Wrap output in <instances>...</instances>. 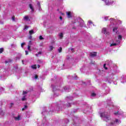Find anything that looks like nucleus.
<instances>
[{"label": "nucleus", "mask_w": 126, "mask_h": 126, "mask_svg": "<svg viewBox=\"0 0 126 126\" xmlns=\"http://www.w3.org/2000/svg\"><path fill=\"white\" fill-rule=\"evenodd\" d=\"M100 117L102 119L106 122V123H108L109 125L108 126H115L117 125H120L121 122V120L116 119H115V121H113L111 120V118H110V116L108 113L106 112H103L102 113H100Z\"/></svg>", "instance_id": "1"}, {"label": "nucleus", "mask_w": 126, "mask_h": 126, "mask_svg": "<svg viewBox=\"0 0 126 126\" xmlns=\"http://www.w3.org/2000/svg\"><path fill=\"white\" fill-rule=\"evenodd\" d=\"M121 43L120 40L111 39L109 41L110 47H115Z\"/></svg>", "instance_id": "2"}, {"label": "nucleus", "mask_w": 126, "mask_h": 126, "mask_svg": "<svg viewBox=\"0 0 126 126\" xmlns=\"http://www.w3.org/2000/svg\"><path fill=\"white\" fill-rule=\"evenodd\" d=\"M27 93L28 91H23V97L21 99L22 101H26L27 100Z\"/></svg>", "instance_id": "3"}, {"label": "nucleus", "mask_w": 126, "mask_h": 126, "mask_svg": "<svg viewBox=\"0 0 126 126\" xmlns=\"http://www.w3.org/2000/svg\"><path fill=\"white\" fill-rule=\"evenodd\" d=\"M102 33L104 34L105 35L109 36L110 35V32L107 30V29L106 28H103L101 31Z\"/></svg>", "instance_id": "4"}, {"label": "nucleus", "mask_w": 126, "mask_h": 126, "mask_svg": "<svg viewBox=\"0 0 126 126\" xmlns=\"http://www.w3.org/2000/svg\"><path fill=\"white\" fill-rule=\"evenodd\" d=\"M103 0L105 2V4L106 5H110V4H112L114 2V1L109 2V0Z\"/></svg>", "instance_id": "5"}, {"label": "nucleus", "mask_w": 126, "mask_h": 126, "mask_svg": "<svg viewBox=\"0 0 126 126\" xmlns=\"http://www.w3.org/2000/svg\"><path fill=\"white\" fill-rule=\"evenodd\" d=\"M122 81H121V82H122V83H125V82H126V76L123 75L122 77Z\"/></svg>", "instance_id": "6"}, {"label": "nucleus", "mask_w": 126, "mask_h": 126, "mask_svg": "<svg viewBox=\"0 0 126 126\" xmlns=\"http://www.w3.org/2000/svg\"><path fill=\"white\" fill-rule=\"evenodd\" d=\"M29 7L30 9H31V12H34V7L33 6V5H32V4H30Z\"/></svg>", "instance_id": "7"}, {"label": "nucleus", "mask_w": 126, "mask_h": 126, "mask_svg": "<svg viewBox=\"0 0 126 126\" xmlns=\"http://www.w3.org/2000/svg\"><path fill=\"white\" fill-rule=\"evenodd\" d=\"M23 20H24L25 21H29L30 20V19H29V16H25L23 19Z\"/></svg>", "instance_id": "8"}, {"label": "nucleus", "mask_w": 126, "mask_h": 126, "mask_svg": "<svg viewBox=\"0 0 126 126\" xmlns=\"http://www.w3.org/2000/svg\"><path fill=\"white\" fill-rule=\"evenodd\" d=\"M66 13L67 14V16L68 18H70L71 17V14H72L71 12L70 11L66 12Z\"/></svg>", "instance_id": "9"}, {"label": "nucleus", "mask_w": 126, "mask_h": 126, "mask_svg": "<svg viewBox=\"0 0 126 126\" xmlns=\"http://www.w3.org/2000/svg\"><path fill=\"white\" fill-rule=\"evenodd\" d=\"M110 65V63H105L103 65V67L105 68V69H108V67Z\"/></svg>", "instance_id": "10"}, {"label": "nucleus", "mask_w": 126, "mask_h": 126, "mask_svg": "<svg viewBox=\"0 0 126 126\" xmlns=\"http://www.w3.org/2000/svg\"><path fill=\"white\" fill-rule=\"evenodd\" d=\"M96 55L97 53L96 52H92L90 54V56L92 57V58H94V57H96Z\"/></svg>", "instance_id": "11"}, {"label": "nucleus", "mask_w": 126, "mask_h": 126, "mask_svg": "<svg viewBox=\"0 0 126 126\" xmlns=\"http://www.w3.org/2000/svg\"><path fill=\"white\" fill-rule=\"evenodd\" d=\"M80 23L78 22L79 26L81 27H82L83 26V20L81 19H80Z\"/></svg>", "instance_id": "12"}, {"label": "nucleus", "mask_w": 126, "mask_h": 126, "mask_svg": "<svg viewBox=\"0 0 126 126\" xmlns=\"http://www.w3.org/2000/svg\"><path fill=\"white\" fill-rule=\"evenodd\" d=\"M15 121H20V115L14 117Z\"/></svg>", "instance_id": "13"}, {"label": "nucleus", "mask_w": 126, "mask_h": 126, "mask_svg": "<svg viewBox=\"0 0 126 126\" xmlns=\"http://www.w3.org/2000/svg\"><path fill=\"white\" fill-rule=\"evenodd\" d=\"M69 88H67V87H65L63 88V90H62V92H63L64 91H69Z\"/></svg>", "instance_id": "14"}, {"label": "nucleus", "mask_w": 126, "mask_h": 126, "mask_svg": "<svg viewBox=\"0 0 126 126\" xmlns=\"http://www.w3.org/2000/svg\"><path fill=\"white\" fill-rule=\"evenodd\" d=\"M123 114V112L121 113L120 112V111L118 112H115L114 113V115L115 116H118V115H121Z\"/></svg>", "instance_id": "15"}, {"label": "nucleus", "mask_w": 126, "mask_h": 126, "mask_svg": "<svg viewBox=\"0 0 126 126\" xmlns=\"http://www.w3.org/2000/svg\"><path fill=\"white\" fill-rule=\"evenodd\" d=\"M118 28L117 27H115L113 29V32H114V33H116V34H118Z\"/></svg>", "instance_id": "16"}, {"label": "nucleus", "mask_w": 126, "mask_h": 126, "mask_svg": "<svg viewBox=\"0 0 126 126\" xmlns=\"http://www.w3.org/2000/svg\"><path fill=\"white\" fill-rule=\"evenodd\" d=\"M122 38H123V36L122 35H119L118 37V40H116V41H121V40H122Z\"/></svg>", "instance_id": "17"}, {"label": "nucleus", "mask_w": 126, "mask_h": 126, "mask_svg": "<svg viewBox=\"0 0 126 126\" xmlns=\"http://www.w3.org/2000/svg\"><path fill=\"white\" fill-rule=\"evenodd\" d=\"M59 37H60V39H62L63 38V33H60L59 34Z\"/></svg>", "instance_id": "18"}, {"label": "nucleus", "mask_w": 126, "mask_h": 126, "mask_svg": "<svg viewBox=\"0 0 126 126\" xmlns=\"http://www.w3.org/2000/svg\"><path fill=\"white\" fill-rule=\"evenodd\" d=\"M32 69H36V68H37V65H32Z\"/></svg>", "instance_id": "19"}, {"label": "nucleus", "mask_w": 126, "mask_h": 126, "mask_svg": "<svg viewBox=\"0 0 126 126\" xmlns=\"http://www.w3.org/2000/svg\"><path fill=\"white\" fill-rule=\"evenodd\" d=\"M30 35H32V34H34V31L33 30H31L29 31Z\"/></svg>", "instance_id": "20"}, {"label": "nucleus", "mask_w": 126, "mask_h": 126, "mask_svg": "<svg viewBox=\"0 0 126 126\" xmlns=\"http://www.w3.org/2000/svg\"><path fill=\"white\" fill-rule=\"evenodd\" d=\"M92 24H93V23L91 21L88 22V25H92Z\"/></svg>", "instance_id": "21"}, {"label": "nucleus", "mask_w": 126, "mask_h": 126, "mask_svg": "<svg viewBox=\"0 0 126 126\" xmlns=\"http://www.w3.org/2000/svg\"><path fill=\"white\" fill-rule=\"evenodd\" d=\"M53 49H54L53 46H49V51H53Z\"/></svg>", "instance_id": "22"}, {"label": "nucleus", "mask_w": 126, "mask_h": 126, "mask_svg": "<svg viewBox=\"0 0 126 126\" xmlns=\"http://www.w3.org/2000/svg\"><path fill=\"white\" fill-rule=\"evenodd\" d=\"M37 7L39 8V9H40L41 7V5H40V3L39 2L37 3Z\"/></svg>", "instance_id": "23"}, {"label": "nucleus", "mask_w": 126, "mask_h": 126, "mask_svg": "<svg viewBox=\"0 0 126 126\" xmlns=\"http://www.w3.org/2000/svg\"><path fill=\"white\" fill-rule=\"evenodd\" d=\"M66 59L68 61H72V59H71V58L70 57L67 56Z\"/></svg>", "instance_id": "24"}, {"label": "nucleus", "mask_w": 126, "mask_h": 126, "mask_svg": "<svg viewBox=\"0 0 126 126\" xmlns=\"http://www.w3.org/2000/svg\"><path fill=\"white\" fill-rule=\"evenodd\" d=\"M28 51H30V52H31V46L28 45Z\"/></svg>", "instance_id": "25"}, {"label": "nucleus", "mask_w": 126, "mask_h": 126, "mask_svg": "<svg viewBox=\"0 0 126 126\" xmlns=\"http://www.w3.org/2000/svg\"><path fill=\"white\" fill-rule=\"evenodd\" d=\"M110 22L112 23V22H115V19H113V18H110Z\"/></svg>", "instance_id": "26"}, {"label": "nucleus", "mask_w": 126, "mask_h": 126, "mask_svg": "<svg viewBox=\"0 0 126 126\" xmlns=\"http://www.w3.org/2000/svg\"><path fill=\"white\" fill-rule=\"evenodd\" d=\"M39 40H44V37L42 35H40L39 37Z\"/></svg>", "instance_id": "27"}, {"label": "nucleus", "mask_w": 126, "mask_h": 126, "mask_svg": "<svg viewBox=\"0 0 126 126\" xmlns=\"http://www.w3.org/2000/svg\"><path fill=\"white\" fill-rule=\"evenodd\" d=\"M72 78L73 79H77V76L76 75L72 76Z\"/></svg>", "instance_id": "28"}, {"label": "nucleus", "mask_w": 126, "mask_h": 126, "mask_svg": "<svg viewBox=\"0 0 126 126\" xmlns=\"http://www.w3.org/2000/svg\"><path fill=\"white\" fill-rule=\"evenodd\" d=\"M62 50H63V48H62V47H60V48L58 49V51L59 52V53H61Z\"/></svg>", "instance_id": "29"}, {"label": "nucleus", "mask_w": 126, "mask_h": 126, "mask_svg": "<svg viewBox=\"0 0 126 126\" xmlns=\"http://www.w3.org/2000/svg\"><path fill=\"white\" fill-rule=\"evenodd\" d=\"M95 96H96V94H95L94 93H92V97H95Z\"/></svg>", "instance_id": "30"}, {"label": "nucleus", "mask_w": 126, "mask_h": 126, "mask_svg": "<svg viewBox=\"0 0 126 126\" xmlns=\"http://www.w3.org/2000/svg\"><path fill=\"white\" fill-rule=\"evenodd\" d=\"M103 18L105 20L107 21L109 19V17H104Z\"/></svg>", "instance_id": "31"}, {"label": "nucleus", "mask_w": 126, "mask_h": 126, "mask_svg": "<svg viewBox=\"0 0 126 126\" xmlns=\"http://www.w3.org/2000/svg\"><path fill=\"white\" fill-rule=\"evenodd\" d=\"M3 52V48H0V54Z\"/></svg>", "instance_id": "32"}, {"label": "nucleus", "mask_w": 126, "mask_h": 126, "mask_svg": "<svg viewBox=\"0 0 126 126\" xmlns=\"http://www.w3.org/2000/svg\"><path fill=\"white\" fill-rule=\"evenodd\" d=\"M41 54H42V52L41 51H39L38 54H35V55L36 56V57H38V55H41Z\"/></svg>", "instance_id": "33"}, {"label": "nucleus", "mask_w": 126, "mask_h": 126, "mask_svg": "<svg viewBox=\"0 0 126 126\" xmlns=\"http://www.w3.org/2000/svg\"><path fill=\"white\" fill-rule=\"evenodd\" d=\"M11 61H6L5 62V63H11Z\"/></svg>", "instance_id": "34"}, {"label": "nucleus", "mask_w": 126, "mask_h": 126, "mask_svg": "<svg viewBox=\"0 0 126 126\" xmlns=\"http://www.w3.org/2000/svg\"><path fill=\"white\" fill-rule=\"evenodd\" d=\"M32 45V41H30L29 42V45L28 46H31Z\"/></svg>", "instance_id": "35"}, {"label": "nucleus", "mask_w": 126, "mask_h": 126, "mask_svg": "<svg viewBox=\"0 0 126 126\" xmlns=\"http://www.w3.org/2000/svg\"><path fill=\"white\" fill-rule=\"evenodd\" d=\"M25 109H27V105H25L24 107L22 109V111L25 110Z\"/></svg>", "instance_id": "36"}, {"label": "nucleus", "mask_w": 126, "mask_h": 126, "mask_svg": "<svg viewBox=\"0 0 126 126\" xmlns=\"http://www.w3.org/2000/svg\"><path fill=\"white\" fill-rule=\"evenodd\" d=\"M12 20L13 21H15V17L14 16L12 17Z\"/></svg>", "instance_id": "37"}, {"label": "nucleus", "mask_w": 126, "mask_h": 126, "mask_svg": "<svg viewBox=\"0 0 126 126\" xmlns=\"http://www.w3.org/2000/svg\"><path fill=\"white\" fill-rule=\"evenodd\" d=\"M24 45H25V42L22 43L21 44V47L22 48H23V46H24Z\"/></svg>", "instance_id": "38"}, {"label": "nucleus", "mask_w": 126, "mask_h": 126, "mask_svg": "<svg viewBox=\"0 0 126 126\" xmlns=\"http://www.w3.org/2000/svg\"><path fill=\"white\" fill-rule=\"evenodd\" d=\"M34 78L35 79H37L38 78V76H37V75H35Z\"/></svg>", "instance_id": "39"}, {"label": "nucleus", "mask_w": 126, "mask_h": 126, "mask_svg": "<svg viewBox=\"0 0 126 126\" xmlns=\"http://www.w3.org/2000/svg\"><path fill=\"white\" fill-rule=\"evenodd\" d=\"M24 29H28V27L27 26H25Z\"/></svg>", "instance_id": "40"}, {"label": "nucleus", "mask_w": 126, "mask_h": 126, "mask_svg": "<svg viewBox=\"0 0 126 126\" xmlns=\"http://www.w3.org/2000/svg\"><path fill=\"white\" fill-rule=\"evenodd\" d=\"M71 106V103H68V105H67L68 107H70Z\"/></svg>", "instance_id": "41"}, {"label": "nucleus", "mask_w": 126, "mask_h": 126, "mask_svg": "<svg viewBox=\"0 0 126 126\" xmlns=\"http://www.w3.org/2000/svg\"><path fill=\"white\" fill-rule=\"evenodd\" d=\"M59 18L60 20H63V17L62 16H60Z\"/></svg>", "instance_id": "42"}, {"label": "nucleus", "mask_w": 126, "mask_h": 126, "mask_svg": "<svg viewBox=\"0 0 126 126\" xmlns=\"http://www.w3.org/2000/svg\"><path fill=\"white\" fill-rule=\"evenodd\" d=\"M25 53H26V55H28V51H26Z\"/></svg>", "instance_id": "43"}, {"label": "nucleus", "mask_w": 126, "mask_h": 126, "mask_svg": "<svg viewBox=\"0 0 126 126\" xmlns=\"http://www.w3.org/2000/svg\"><path fill=\"white\" fill-rule=\"evenodd\" d=\"M40 47H43V43H40Z\"/></svg>", "instance_id": "44"}, {"label": "nucleus", "mask_w": 126, "mask_h": 126, "mask_svg": "<svg viewBox=\"0 0 126 126\" xmlns=\"http://www.w3.org/2000/svg\"><path fill=\"white\" fill-rule=\"evenodd\" d=\"M10 105H11V107L12 106H13V103H11Z\"/></svg>", "instance_id": "45"}, {"label": "nucleus", "mask_w": 126, "mask_h": 126, "mask_svg": "<svg viewBox=\"0 0 126 126\" xmlns=\"http://www.w3.org/2000/svg\"><path fill=\"white\" fill-rule=\"evenodd\" d=\"M40 65H37V67H38V68H39V67H40Z\"/></svg>", "instance_id": "46"}, {"label": "nucleus", "mask_w": 126, "mask_h": 126, "mask_svg": "<svg viewBox=\"0 0 126 126\" xmlns=\"http://www.w3.org/2000/svg\"><path fill=\"white\" fill-rule=\"evenodd\" d=\"M24 61L23 60H22V63H24Z\"/></svg>", "instance_id": "47"}, {"label": "nucleus", "mask_w": 126, "mask_h": 126, "mask_svg": "<svg viewBox=\"0 0 126 126\" xmlns=\"http://www.w3.org/2000/svg\"><path fill=\"white\" fill-rule=\"evenodd\" d=\"M29 38L30 39H31L32 38V36H31Z\"/></svg>", "instance_id": "48"}, {"label": "nucleus", "mask_w": 126, "mask_h": 126, "mask_svg": "<svg viewBox=\"0 0 126 126\" xmlns=\"http://www.w3.org/2000/svg\"><path fill=\"white\" fill-rule=\"evenodd\" d=\"M71 51L72 52L73 51V49H71Z\"/></svg>", "instance_id": "49"}, {"label": "nucleus", "mask_w": 126, "mask_h": 126, "mask_svg": "<svg viewBox=\"0 0 126 126\" xmlns=\"http://www.w3.org/2000/svg\"><path fill=\"white\" fill-rule=\"evenodd\" d=\"M62 15H64V14L63 13V14H62Z\"/></svg>", "instance_id": "50"}, {"label": "nucleus", "mask_w": 126, "mask_h": 126, "mask_svg": "<svg viewBox=\"0 0 126 126\" xmlns=\"http://www.w3.org/2000/svg\"><path fill=\"white\" fill-rule=\"evenodd\" d=\"M93 26H95V25L94 24Z\"/></svg>", "instance_id": "51"}, {"label": "nucleus", "mask_w": 126, "mask_h": 126, "mask_svg": "<svg viewBox=\"0 0 126 126\" xmlns=\"http://www.w3.org/2000/svg\"><path fill=\"white\" fill-rule=\"evenodd\" d=\"M119 22H121V21H119Z\"/></svg>", "instance_id": "52"}, {"label": "nucleus", "mask_w": 126, "mask_h": 126, "mask_svg": "<svg viewBox=\"0 0 126 126\" xmlns=\"http://www.w3.org/2000/svg\"><path fill=\"white\" fill-rule=\"evenodd\" d=\"M52 87H53V85H52Z\"/></svg>", "instance_id": "53"}]
</instances>
